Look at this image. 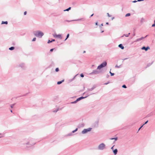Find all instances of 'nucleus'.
<instances>
[{
  "label": "nucleus",
  "mask_w": 155,
  "mask_h": 155,
  "mask_svg": "<svg viewBox=\"0 0 155 155\" xmlns=\"http://www.w3.org/2000/svg\"><path fill=\"white\" fill-rule=\"evenodd\" d=\"M100 73V72L99 71L97 70H94L92 72L90 73L91 74H97Z\"/></svg>",
  "instance_id": "1a4fd4ad"
},
{
  "label": "nucleus",
  "mask_w": 155,
  "mask_h": 155,
  "mask_svg": "<svg viewBox=\"0 0 155 155\" xmlns=\"http://www.w3.org/2000/svg\"><path fill=\"white\" fill-rule=\"evenodd\" d=\"M143 125L142 126H141L140 127V128H139V130H138V131H139L141 129V128H142V127L143 126Z\"/></svg>",
  "instance_id": "58836bf2"
},
{
  "label": "nucleus",
  "mask_w": 155,
  "mask_h": 155,
  "mask_svg": "<svg viewBox=\"0 0 155 155\" xmlns=\"http://www.w3.org/2000/svg\"><path fill=\"white\" fill-rule=\"evenodd\" d=\"M87 93V92H84V94H85V93Z\"/></svg>",
  "instance_id": "0e129e2a"
},
{
  "label": "nucleus",
  "mask_w": 155,
  "mask_h": 155,
  "mask_svg": "<svg viewBox=\"0 0 155 155\" xmlns=\"http://www.w3.org/2000/svg\"><path fill=\"white\" fill-rule=\"evenodd\" d=\"M120 66H118L117 65H116L115 66V68H119L120 67Z\"/></svg>",
  "instance_id": "e433bc0d"
},
{
  "label": "nucleus",
  "mask_w": 155,
  "mask_h": 155,
  "mask_svg": "<svg viewBox=\"0 0 155 155\" xmlns=\"http://www.w3.org/2000/svg\"><path fill=\"white\" fill-rule=\"evenodd\" d=\"M117 150L116 149H115L113 151V153H114L115 155H116L117 153Z\"/></svg>",
  "instance_id": "dca6fc26"
},
{
  "label": "nucleus",
  "mask_w": 155,
  "mask_h": 155,
  "mask_svg": "<svg viewBox=\"0 0 155 155\" xmlns=\"http://www.w3.org/2000/svg\"><path fill=\"white\" fill-rule=\"evenodd\" d=\"M77 75V74H76V75H75L74 77V78L71 79V80H70L69 81H73L75 78L76 77V76Z\"/></svg>",
  "instance_id": "aec40b11"
},
{
  "label": "nucleus",
  "mask_w": 155,
  "mask_h": 155,
  "mask_svg": "<svg viewBox=\"0 0 155 155\" xmlns=\"http://www.w3.org/2000/svg\"><path fill=\"white\" fill-rule=\"evenodd\" d=\"M15 49L14 47H11L9 48V49L10 50H12Z\"/></svg>",
  "instance_id": "4be33fe9"
},
{
  "label": "nucleus",
  "mask_w": 155,
  "mask_h": 155,
  "mask_svg": "<svg viewBox=\"0 0 155 155\" xmlns=\"http://www.w3.org/2000/svg\"><path fill=\"white\" fill-rule=\"evenodd\" d=\"M54 49V48L51 49H50V51H51V52H52V51H53Z\"/></svg>",
  "instance_id": "79ce46f5"
},
{
  "label": "nucleus",
  "mask_w": 155,
  "mask_h": 155,
  "mask_svg": "<svg viewBox=\"0 0 155 155\" xmlns=\"http://www.w3.org/2000/svg\"><path fill=\"white\" fill-rule=\"evenodd\" d=\"M53 35L54 38H59L60 39L62 38V36L61 34L57 35L55 34Z\"/></svg>",
  "instance_id": "6e6552de"
},
{
  "label": "nucleus",
  "mask_w": 155,
  "mask_h": 155,
  "mask_svg": "<svg viewBox=\"0 0 155 155\" xmlns=\"http://www.w3.org/2000/svg\"><path fill=\"white\" fill-rule=\"evenodd\" d=\"M96 25H98V23L97 22H96L95 23Z\"/></svg>",
  "instance_id": "8fccbe9b"
},
{
  "label": "nucleus",
  "mask_w": 155,
  "mask_h": 155,
  "mask_svg": "<svg viewBox=\"0 0 155 155\" xmlns=\"http://www.w3.org/2000/svg\"><path fill=\"white\" fill-rule=\"evenodd\" d=\"M144 21V19L143 18H142L140 19V22L143 23Z\"/></svg>",
  "instance_id": "b1692460"
},
{
  "label": "nucleus",
  "mask_w": 155,
  "mask_h": 155,
  "mask_svg": "<svg viewBox=\"0 0 155 155\" xmlns=\"http://www.w3.org/2000/svg\"><path fill=\"white\" fill-rule=\"evenodd\" d=\"M33 34L35 36L39 38H41L44 35L43 32L39 30L34 31Z\"/></svg>",
  "instance_id": "f03ea898"
},
{
  "label": "nucleus",
  "mask_w": 155,
  "mask_h": 155,
  "mask_svg": "<svg viewBox=\"0 0 155 155\" xmlns=\"http://www.w3.org/2000/svg\"><path fill=\"white\" fill-rule=\"evenodd\" d=\"M103 23H102L101 24V25L100 26V28H101V26H103Z\"/></svg>",
  "instance_id": "49530a36"
},
{
  "label": "nucleus",
  "mask_w": 155,
  "mask_h": 155,
  "mask_svg": "<svg viewBox=\"0 0 155 155\" xmlns=\"http://www.w3.org/2000/svg\"><path fill=\"white\" fill-rule=\"evenodd\" d=\"M105 148V145L103 143H102L100 144L98 147V149L100 150H103Z\"/></svg>",
  "instance_id": "20e7f679"
},
{
  "label": "nucleus",
  "mask_w": 155,
  "mask_h": 155,
  "mask_svg": "<svg viewBox=\"0 0 155 155\" xmlns=\"http://www.w3.org/2000/svg\"><path fill=\"white\" fill-rule=\"evenodd\" d=\"M107 16L109 17H111V15H109V13H107Z\"/></svg>",
  "instance_id": "473e14b6"
},
{
  "label": "nucleus",
  "mask_w": 155,
  "mask_h": 155,
  "mask_svg": "<svg viewBox=\"0 0 155 155\" xmlns=\"http://www.w3.org/2000/svg\"><path fill=\"white\" fill-rule=\"evenodd\" d=\"M18 67H21L23 69H25V64L24 63H21L18 66Z\"/></svg>",
  "instance_id": "0eeeda50"
},
{
  "label": "nucleus",
  "mask_w": 155,
  "mask_h": 155,
  "mask_svg": "<svg viewBox=\"0 0 155 155\" xmlns=\"http://www.w3.org/2000/svg\"><path fill=\"white\" fill-rule=\"evenodd\" d=\"M78 130V128H76L75 130H73L72 132L71 133H73L75 132H76V131H77Z\"/></svg>",
  "instance_id": "393cba45"
},
{
  "label": "nucleus",
  "mask_w": 155,
  "mask_h": 155,
  "mask_svg": "<svg viewBox=\"0 0 155 155\" xmlns=\"http://www.w3.org/2000/svg\"><path fill=\"white\" fill-rule=\"evenodd\" d=\"M96 86H94L92 88H88L87 89V91H91L93 90L95 88Z\"/></svg>",
  "instance_id": "f8f14e48"
},
{
  "label": "nucleus",
  "mask_w": 155,
  "mask_h": 155,
  "mask_svg": "<svg viewBox=\"0 0 155 155\" xmlns=\"http://www.w3.org/2000/svg\"><path fill=\"white\" fill-rule=\"evenodd\" d=\"M148 36V35H147L145 37H142L140 38H138L139 41H140L142 40V39H143L147 37Z\"/></svg>",
  "instance_id": "2eb2a0df"
},
{
  "label": "nucleus",
  "mask_w": 155,
  "mask_h": 155,
  "mask_svg": "<svg viewBox=\"0 0 155 155\" xmlns=\"http://www.w3.org/2000/svg\"><path fill=\"white\" fill-rule=\"evenodd\" d=\"M2 137H2H0V138H1Z\"/></svg>",
  "instance_id": "69168bd1"
},
{
  "label": "nucleus",
  "mask_w": 155,
  "mask_h": 155,
  "mask_svg": "<svg viewBox=\"0 0 155 155\" xmlns=\"http://www.w3.org/2000/svg\"><path fill=\"white\" fill-rule=\"evenodd\" d=\"M141 49L142 50H144L145 51H147L148 49H150V48L149 46H147L146 47L145 46H143L142 47Z\"/></svg>",
  "instance_id": "9b49d317"
},
{
  "label": "nucleus",
  "mask_w": 155,
  "mask_h": 155,
  "mask_svg": "<svg viewBox=\"0 0 155 155\" xmlns=\"http://www.w3.org/2000/svg\"><path fill=\"white\" fill-rule=\"evenodd\" d=\"M109 83V82H107V83H105V84H105L106 85V84H108V83Z\"/></svg>",
  "instance_id": "864d4df0"
},
{
  "label": "nucleus",
  "mask_w": 155,
  "mask_h": 155,
  "mask_svg": "<svg viewBox=\"0 0 155 155\" xmlns=\"http://www.w3.org/2000/svg\"><path fill=\"white\" fill-rule=\"evenodd\" d=\"M58 110V108H56V109H54L52 110V111L54 113L57 112Z\"/></svg>",
  "instance_id": "f3484780"
},
{
  "label": "nucleus",
  "mask_w": 155,
  "mask_h": 155,
  "mask_svg": "<svg viewBox=\"0 0 155 155\" xmlns=\"http://www.w3.org/2000/svg\"><path fill=\"white\" fill-rule=\"evenodd\" d=\"M51 42H52L51 40V41H50V40H48V43L49 44V43H51Z\"/></svg>",
  "instance_id": "f704fd0d"
},
{
  "label": "nucleus",
  "mask_w": 155,
  "mask_h": 155,
  "mask_svg": "<svg viewBox=\"0 0 155 155\" xmlns=\"http://www.w3.org/2000/svg\"><path fill=\"white\" fill-rule=\"evenodd\" d=\"M69 34H68L67 35V36H66V39H65L64 41H66L69 37Z\"/></svg>",
  "instance_id": "bb28decb"
},
{
  "label": "nucleus",
  "mask_w": 155,
  "mask_h": 155,
  "mask_svg": "<svg viewBox=\"0 0 155 155\" xmlns=\"http://www.w3.org/2000/svg\"><path fill=\"white\" fill-rule=\"evenodd\" d=\"M85 51H84V53H85Z\"/></svg>",
  "instance_id": "338daca9"
},
{
  "label": "nucleus",
  "mask_w": 155,
  "mask_h": 155,
  "mask_svg": "<svg viewBox=\"0 0 155 155\" xmlns=\"http://www.w3.org/2000/svg\"><path fill=\"white\" fill-rule=\"evenodd\" d=\"M64 81V80H62L61 81H58L57 82V84H61V83H62Z\"/></svg>",
  "instance_id": "a211bd4d"
},
{
  "label": "nucleus",
  "mask_w": 155,
  "mask_h": 155,
  "mask_svg": "<svg viewBox=\"0 0 155 155\" xmlns=\"http://www.w3.org/2000/svg\"><path fill=\"white\" fill-rule=\"evenodd\" d=\"M107 65V62L105 61L101 64L100 65L98 66L97 67V69L98 70H100L101 68L105 67Z\"/></svg>",
  "instance_id": "7ed1b4c3"
},
{
  "label": "nucleus",
  "mask_w": 155,
  "mask_h": 155,
  "mask_svg": "<svg viewBox=\"0 0 155 155\" xmlns=\"http://www.w3.org/2000/svg\"><path fill=\"white\" fill-rule=\"evenodd\" d=\"M55 41V40L54 39H52V40H51V41H52V42H53V41Z\"/></svg>",
  "instance_id": "3c124183"
},
{
  "label": "nucleus",
  "mask_w": 155,
  "mask_h": 155,
  "mask_svg": "<svg viewBox=\"0 0 155 155\" xmlns=\"http://www.w3.org/2000/svg\"><path fill=\"white\" fill-rule=\"evenodd\" d=\"M93 15H94V14H92V15H91V16H90V17H92V16Z\"/></svg>",
  "instance_id": "5fc2aeb1"
},
{
  "label": "nucleus",
  "mask_w": 155,
  "mask_h": 155,
  "mask_svg": "<svg viewBox=\"0 0 155 155\" xmlns=\"http://www.w3.org/2000/svg\"><path fill=\"white\" fill-rule=\"evenodd\" d=\"M122 87L126 88H127V87L125 85H123L122 86Z\"/></svg>",
  "instance_id": "7c9ffc66"
},
{
  "label": "nucleus",
  "mask_w": 155,
  "mask_h": 155,
  "mask_svg": "<svg viewBox=\"0 0 155 155\" xmlns=\"http://www.w3.org/2000/svg\"><path fill=\"white\" fill-rule=\"evenodd\" d=\"M80 76L81 77L83 78L84 77V75L83 74H80Z\"/></svg>",
  "instance_id": "72a5a7b5"
},
{
  "label": "nucleus",
  "mask_w": 155,
  "mask_h": 155,
  "mask_svg": "<svg viewBox=\"0 0 155 155\" xmlns=\"http://www.w3.org/2000/svg\"><path fill=\"white\" fill-rule=\"evenodd\" d=\"M84 126V123H81L78 125V127L79 128L83 127Z\"/></svg>",
  "instance_id": "ddd939ff"
},
{
  "label": "nucleus",
  "mask_w": 155,
  "mask_h": 155,
  "mask_svg": "<svg viewBox=\"0 0 155 155\" xmlns=\"http://www.w3.org/2000/svg\"><path fill=\"white\" fill-rule=\"evenodd\" d=\"M114 147V146H113L112 147H111V149L112 150H113V149H114V148H113Z\"/></svg>",
  "instance_id": "603ef678"
},
{
  "label": "nucleus",
  "mask_w": 155,
  "mask_h": 155,
  "mask_svg": "<svg viewBox=\"0 0 155 155\" xmlns=\"http://www.w3.org/2000/svg\"><path fill=\"white\" fill-rule=\"evenodd\" d=\"M27 14V12L26 11H25L24 12V15H26Z\"/></svg>",
  "instance_id": "37998d69"
},
{
  "label": "nucleus",
  "mask_w": 155,
  "mask_h": 155,
  "mask_svg": "<svg viewBox=\"0 0 155 155\" xmlns=\"http://www.w3.org/2000/svg\"><path fill=\"white\" fill-rule=\"evenodd\" d=\"M108 24H109V23H108V22H106V25H108Z\"/></svg>",
  "instance_id": "6e6d98bb"
},
{
  "label": "nucleus",
  "mask_w": 155,
  "mask_h": 155,
  "mask_svg": "<svg viewBox=\"0 0 155 155\" xmlns=\"http://www.w3.org/2000/svg\"><path fill=\"white\" fill-rule=\"evenodd\" d=\"M139 40H138V38L134 42H137V41H139Z\"/></svg>",
  "instance_id": "c03bdc74"
},
{
  "label": "nucleus",
  "mask_w": 155,
  "mask_h": 155,
  "mask_svg": "<svg viewBox=\"0 0 155 155\" xmlns=\"http://www.w3.org/2000/svg\"><path fill=\"white\" fill-rule=\"evenodd\" d=\"M92 128H88L87 129H84L81 131V133L84 134L90 131Z\"/></svg>",
  "instance_id": "39448f33"
},
{
  "label": "nucleus",
  "mask_w": 155,
  "mask_h": 155,
  "mask_svg": "<svg viewBox=\"0 0 155 155\" xmlns=\"http://www.w3.org/2000/svg\"><path fill=\"white\" fill-rule=\"evenodd\" d=\"M77 102H78V101H77V100H76V101H74L71 102V104H75V103H76Z\"/></svg>",
  "instance_id": "a878e982"
},
{
  "label": "nucleus",
  "mask_w": 155,
  "mask_h": 155,
  "mask_svg": "<svg viewBox=\"0 0 155 155\" xmlns=\"http://www.w3.org/2000/svg\"><path fill=\"white\" fill-rule=\"evenodd\" d=\"M33 141V139L30 138L28 139V141L25 142L24 144L25 145L26 147H29L35 144V142H34Z\"/></svg>",
  "instance_id": "f257e3e1"
},
{
  "label": "nucleus",
  "mask_w": 155,
  "mask_h": 155,
  "mask_svg": "<svg viewBox=\"0 0 155 155\" xmlns=\"http://www.w3.org/2000/svg\"><path fill=\"white\" fill-rule=\"evenodd\" d=\"M36 38H34L32 40V41H35L36 40Z\"/></svg>",
  "instance_id": "2f4dec72"
},
{
  "label": "nucleus",
  "mask_w": 155,
  "mask_h": 155,
  "mask_svg": "<svg viewBox=\"0 0 155 155\" xmlns=\"http://www.w3.org/2000/svg\"><path fill=\"white\" fill-rule=\"evenodd\" d=\"M109 76V75H107V78H108Z\"/></svg>",
  "instance_id": "4d7b16f0"
},
{
  "label": "nucleus",
  "mask_w": 155,
  "mask_h": 155,
  "mask_svg": "<svg viewBox=\"0 0 155 155\" xmlns=\"http://www.w3.org/2000/svg\"><path fill=\"white\" fill-rule=\"evenodd\" d=\"M137 1H136V0H135V1H133L132 2L133 3H135V2H137Z\"/></svg>",
  "instance_id": "a18cd8bd"
},
{
  "label": "nucleus",
  "mask_w": 155,
  "mask_h": 155,
  "mask_svg": "<svg viewBox=\"0 0 155 155\" xmlns=\"http://www.w3.org/2000/svg\"><path fill=\"white\" fill-rule=\"evenodd\" d=\"M110 75H111V76H114V73H110Z\"/></svg>",
  "instance_id": "c9c22d12"
},
{
  "label": "nucleus",
  "mask_w": 155,
  "mask_h": 155,
  "mask_svg": "<svg viewBox=\"0 0 155 155\" xmlns=\"http://www.w3.org/2000/svg\"><path fill=\"white\" fill-rule=\"evenodd\" d=\"M90 95V94H88L87 96H86L84 97H81L79 98H77V101H78V102L81 99H82L84 98H85L87 97H88V96H89V95Z\"/></svg>",
  "instance_id": "9d476101"
},
{
  "label": "nucleus",
  "mask_w": 155,
  "mask_h": 155,
  "mask_svg": "<svg viewBox=\"0 0 155 155\" xmlns=\"http://www.w3.org/2000/svg\"><path fill=\"white\" fill-rule=\"evenodd\" d=\"M130 13L127 14L125 15V17H128L130 16Z\"/></svg>",
  "instance_id": "cd10ccee"
},
{
  "label": "nucleus",
  "mask_w": 155,
  "mask_h": 155,
  "mask_svg": "<svg viewBox=\"0 0 155 155\" xmlns=\"http://www.w3.org/2000/svg\"><path fill=\"white\" fill-rule=\"evenodd\" d=\"M127 59V58H125L124 59V60H126V59Z\"/></svg>",
  "instance_id": "13d9d810"
},
{
  "label": "nucleus",
  "mask_w": 155,
  "mask_h": 155,
  "mask_svg": "<svg viewBox=\"0 0 155 155\" xmlns=\"http://www.w3.org/2000/svg\"><path fill=\"white\" fill-rule=\"evenodd\" d=\"M148 121L147 120L145 123L144 124H143V125H144L145 124H147L148 122Z\"/></svg>",
  "instance_id": "4c0bfd02"
},
{
  "label": "nucleus",
  "mask_w": 155,
  "mask_h": 155,
  "mask_svg": "<svg viewBox=\"0 0 155 155\" xmlns=\"http://www.w3.org/2000/svg\"><path fill=\"white\" fill-rule=\"evenodd\" d=\"M152 27H155V23H154V24H153L152 25Z\"/></svg>",
  "instance_id": "a19ab883"
},
{
  "label": "nucleus",
  "mask_w": 155,
  "mask_h": 155,
  "mask_svg": "<svg viewBox=\"0 0 155 155\" xmlns=\"http://www.w3.org/2000/svg\"><path fill=\"white\" fill-rule=\"evenodd\" d=\"M104 31H101V33H103V32H104Z\"/></svg>",
  "instance_id": "bf43d9fd"
},
{
  "label": "nucleus",
  "mask_w": 155,
  "mask_h": 155,
  "mask_svg": "<svg viewBox=\"0 0 155 155\" xmlns=\"http://www.w3.org/2000/svg\"><path fill=\"white\" fill-rule=\"evenodd\" d=\"M11 112H12V110H11Z\"/></svg>",
  "instance_id": "e2e57ef3"
},
{
  "label": "nucleus",
  "mask_w": 155,
  "mask_h": 155,
  "mask_svg": "<svg viewBox=\"0 0 155 155\" xmlns=\"http://www.w3.org/2000/svg\"><path fill=\"white\" fill-rule=\"evenodd\" d=\"M98 125V122L97 123V126Z\"/></svg>",
  "instance_id": "052dcab7"
},
{
  "label": "nucleus",
  "mask_w": 155,
  "mask_h": 155,
  "mask_svg": "<svg viewBox=\"0 0 155 155\" xmlns=\"http://www.w3.org/2000/svg\"><path fill=\"white\" fill-rule=\"evenodd\" d=\"M8 21H2V24H8Z\"/></svg>",
  "instance_id": "412c9836"
},
{
  "label": "nucleus",
  "mask_w": 155,
  "mask_h": 155,
  "mask_svg": "<svg viewBox=\"0 0 155 155\" xmlns=\"http://www.w3.org/2000/svg\"><path fill=\"white\" fill-rule=\"evenodd\" d=\"M55 70L56 72H58L59 71V69L58 68H57L55 69Z\"/></svg>",
  "instance_id": "c756f323"
},
{
  "label": "nucleus",
  "mask_w": 155,
  "mask_h": 155,
  "mask_svg": "<svg viewBox=\"0 0 155 155\" xmlns=\"http://www.w3.org/2000/svg\"><path fill=\"white\" fill-rule=\"evenodd\" d=\"M111 140H115V141H116L117 140V137H116V138H111L110 139Z\"/></svg>",
  "instance_id": "c85d7f7f"
},
{
  "label": "nucleus",
  "mask_w": 155,
  "mask_h": 155,
  "mask_svg": "<svg viewBox=\"0 0 155 155\" xmlns=\"http://www.w3.org/2000/svg\"><path fill=\"white\" fill-rule=\"evenodd\" d=\"M130 33H129L128 34H124V35L123 36H122V37H123L124 36H125V37H128L129 35H130Z\"/></svg>",
  "instance_id": "6ab92c4d"
},
{
  "label": "nucleus",
  "mask_w": 155,
  "mask_h": 155,
  "mask_svg": "<svg viewBox=\"0 0 155 155\" xmlns=\"http://www.w3.org/2000/svg\"><path fill=\"white\" fill-rule=\"evenodd\" d=\"M85 19L84 18H82L79 19H75L71 21H67L68 22L71 21H84L85 20Z\"/></svg>",
  "instance_id": "423d86ee"
},
{
  "label": "nucleus",
  "mask_w": 155,
  "mask_h": 155,
  "mask_svg": "<svg viewBox=\"0 0 155 155\" xmlns=\"http://www.w3.org/2000/svg\"><path fill=\"white\" fill-rule=\"evenodd\" d=\"M71 9V7H69V8H68L65 9V10H64V11H69Z\"/></svg>",
  "instance_id": "5701e85b"
},
{
  "label": "nucleus",
  "mask_w": 155,
  "mask_h": 155,
  "mask_svg": "<svg viewBox=\"0 0 155 155\" xmlns=\"http://www.w3.org/2000/svg\"><path fill=\"white\" fill-rule=\"evenodd\" d=\"M15 105V104H12L11 105V107L12 108H13V106L14 105Z\"/></svg>",
  "instance_id": "ea45409f"
},
{
  "label": "nucleus",
  "mask_w": 155,
  "mask_h": 155,
  "mask_svg": "<svg viewBox=\"0 0 155 155\" xmlns=\"http://www.w3.org/2000/svg\"><path fill=\"white\" fill-rule=\"evenodd\" d=\"M118 47L119 48H121L122 49H124V47L123 46L122 44H120L119 45Z\"/></svg>",
  "instance_id": "4468645a"
},
{
  "label": "nucleus",
  "mask_w": 155,
  "mask_h": 155,
  "mask_svg": "<svg viewBox=\"0 0 155 155\" xmlns=\"http://www.w3.org/2000/svg\"><path fill=\"white\" fill-rule=\"evenodd\" d=\"M133 35H134H134H135V34H133Z\"/></svg>",
  "instance_id": "774afa93"
},
{
  "label": "nucleus",
  "mask_w": 155,
  "mask_h": 155,
  "mask_svg": "<svg viewBox=\"0 0 155 155\" xmlns=\"http://www.w3.org/2000/svg\"><path fill=\"white\" fill-rule=\"evenodd\" d=\"M143 1V0H137V1H138V2L142 1Z\"/></svg>",
  "instance_id": "de8ad7c7"
},
{
  "label": "nucleus",
  "mask_w": 155,
  "mask_h": 155,
  "mask_svg": "<svg viewBox=\"0 0 155 155\" xmlns=\"http://www.w3.org/2000/svg\"><path fill=\"white\" fill-rule=\"evenodd\" d=\"M114 18V17H113L111 18V20H113Z\"/></svg>",
  "instance_id": "09e8293b"
},
{
  "label": "nucleus",
  "mask_w": 155,
  "mask_h": 155,
  "mask_svg": "<svg viewBox=\"0 0 155 155\" xmlns=\"http://www.w3.org/2000/svg\"><path fill=\"white\" fill-rule=\"evenodd\" d=\"M110 73H110H111V72L110 71L109 72Z\"/></svg>",
  "instance_id": "680f3d73"
}]
</instances>
